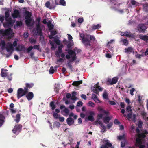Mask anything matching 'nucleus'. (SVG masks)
<instances>
[{
	"instance_id": "nucleus-17",
	"label": "nucleus",
	"mask_w": 148,
	"mask_h": 148,
	"mask_svg": "<svg viewBox=\"0 0 148 148\" xmlns=\"http://www.w3.org/2000/svg\"><path fill=\"white\" fill-rule=\"evenodd\" d=\"M25 87L24 88L27 90V92L29 91V89L32 88L34 86V84L33 83H26L25 84Z\"/></svg>"
},
{
	"instance_id": "nucleus-34",
	"label": "nucleus",
	"mask_w": 148,
	"mask_h": 148,
	"mask_svg": "<svg viewBox=\"0 0 148 148\" xmlns=\"http://www.w3.org/2000/svg\"><path fill=\"white\" fill-rule=\"evenodd\" d=\"M143 9L145 12L148 11V3L143 4Z\"/></svg>"
},
{
	"instance_id": "nucleus-15",
	"label": "nucleus",
	"mask_w": 148,
	"mask_h": 148,
	"mask_svg": "<svg viewBox=\"0 0 148 148\" xmlns=\"http://www.w3.org/2000/svg\"><path fill=\"white\" fill-rule=\"evenodd\" d=\"M34 94L32 92H28L26 95V97L28 101L32 100L34 97Z\"/></svg>"
},
{
	"instance_id": "nucleus-54",
	"label": "nucleus",
	"mask_w": 148,
	"mask_h": 148,
	"mask_svg": "<svg viewBox=\"0 0 148 148\" xmlns=\"http://www.w3.org/2000/svg\"><path fill=\"white\" fill-rule=\"evenodd\" d=\"M33 47L32 46H29L27 49V53H29L31 51Z\"/></svg>"
},
{
	"instance_id": "nucleus-25",
	"label": "nucleus",
	"mask_w": 148,
	"mask_h": 148,
	"mask_svg": "<svg viewBox=\"0 0 148 148\" xmlns=\"http://www.w3.org/2000/svg\"><path fill=\"white\" fill-rule=\"evenodd\" d=\"M136 143L135 144V145L137 147H138L142 144V142L141 139L139 138H137L136 139Z\"/></svg>"
},
{
	"instance_id": "nucleus-3",
	"label": "nucleus",
	"mask_w": 148,
	"mask_h": 148,
	"mask_svg": "<svg viewBox=\"0 0 148 148\" xmlns=\"http://www.w3.org/2000/svg\"><path fill=\"white\" fill-rule=\"evenodd\" d=\"M27 93V90L25 89L24 88V89L22 88H18L17 92V98L18 99H20L22 97L26 95Z\"/></svg>"
},
{
	"instance_id": "nucleus-26",
	"label": "nucleus",
	"mask_w": 148,
	"mask_h": 148,
	"mask_svg": "<svg viewBox=\"0 0 148 148\" xmlns=\"http://www.w3.org/2000/svg\"><path fill=\"white\" fill-rule=\"evenodd\" d=\"M82 83V80L79 81H75L73 82L72 84L73 86H78Z\"/></svg>"
},
{
	"instance_id": "nucleus-49",
	"label": "nucleus",
	"mask_w": 148,
	"mask_h": 148,
	"mask_svg": "<svg viewBox=\"0 0 148 148\" xmlns=\"http://www.w3.org/2000/svg\"><path fill=\"white\" fill-rule=\"evenodd\" d=\"M22 22L21 21H17L16 23V25L17 26H21L22 25Z\"/></svg>"
},
{
	"instance_id": "nucleus-55",
	"label": "nucleus",
	"mask_w": 148,
	"mask_h": 148,
	"mask_svg": "<svg viewBox=\"0 0 148 148\" xmlns=\"http://www.w3.org/2000/svg\"><path fill=\"white\" fill-rule=\"evenodd\" d=\"M125 36L131 37L132 36V34H130V32H128L127 31L125 32Z\"/></svg>"
},
{
	"instance_id": "nucleus-40",
	"label": "nucleus",
	"mask_w": 148,
	"mask_h": 148,
	"mask_svg": "<svg viewBox=\"0 0 148 148\" xmlns=\"http://www.w3.org/2000/svg\"><path fill=\"white\" fill-rule=\"evenodd\" d=\"M54 41L57 45H60V40L57 38H54Z\"/></svg>"
},
{
	"instance_id": "nucleus-9",
	"label": "nucleus",
	"mask_w": 148,
	"mask_h": 148,
	"mask_svg": "<svg viewBox=\"0 0 148 148\" xmlns=\"http://www.w3.org/2000/svg\"><path fill=\"white\" fill-rule=\"evenodd\" d=\"M14 10L13 13L12 14V16L14 18H20L21 17L20 12L17 9H13Z\"/></svg>"
},
{
	"instance_id": "nucleus-18",
	"label": "nucleus",
	"mask_w": 148,
	"mask_h": 148,
	"mask_svg": "<svg viewBox=\"0 0 148 148\" xmlns=\"http://www.w3.org/2000/svg\"><path fill=\"white\" fill-rule=\"evenodd\" d=\"M25 47L23 45H19L16 48V50L17 51H24L25 50Z\"/></svg>"
},
{
	"instance_id": "nucleus-24",
	"label": "nucleus",
	"mask_w": 148,
	"mask_h": 148,
	"mask_svg": "<svg viewBox=\"0 0 148 148\" xmlns=\"http://www.w3.org/2000/svg\"><path fill=\"white\" fill-rule=\"evenodd\" d=\"M97 109L99 111H100L101 112L104 113L106 115H108L109 113L108 111H106L103 109L101 108L100 106H99L98 107Z\"/></svg>"
},
{
	"instance_id": "nucleus-44",
	"label": "nucleus",
	"mask_w": 148,
	"mask_h": 148,
	"mask_svg": "<svg viewBox=\"0 0 148 148\" xmlns=\"http://www.w3.org/2000/svg\"><path fill=\"white\" fill-rule=\"evenodd\" d=\"M73 45V43H72L71 42H69L67 45V47L68 48L70 49L71 47Z\"/></svg>"
},
{
	"instance_id": "nucleus-53",
	"label": "nucleus",
	"mask_w": 148,
	"mask_h": 148,
	"mask_svg": "<svg viewBox=\"0 0 148 148\" xmlns=\"http://www.w3.org/2000/svg\"><path fill=\"white\" fill-rule=\"evenodd\" d=\"M88 105L89 106L93 107L95 106L94 103L91 101H89L88 103Z\"/></svg>"
},
{
	"instance_id": "nucleus-32",
	"label": "nucleus",
	"mask_w": 148,
	"mask_h": 148,
	"mask_svg": "<svg viewBox=\"0 0 148 148\" xmlns=\"http://www.w3.org/2000/svg\"><path fill=\"white\" fill-rule=\"evenodd\" d=\"M118 80V78L116 77L113 78L112 79V82L111 83V85L114 84L116 83L117 82Z\"/></svg>"
},
{
	"instance_id": "nucleus-43",
	"label": "nucleus",
	"mask_w": 148,
	"mask_h": 148,
	"mask_svg": "<svg viewBox=\"0 0 148 148\" xmlns=\"http://www.w3.org/2000/svg\"><path fill=\"white\" fill-rule=\"evenodd\" d=\"M101 127L102 128L101 129V132L102 133H104L106 130V127L105 126L103 125H102L101 126Z\"/></svg>"
},
{
	"instance_id": "nucleus-13",
	"label": "nucleus",
	"mask_w": 148,
	"mask_h": 148,
	"mask_svg": "<svg viewBox=\"0 0 148 148\" xmlns=\"http://www.w3.org/2000/svg\"><path fill=\"white\" fill-rule=\"evenodd\" d=\"M147 134H148V132L146 130H144L143 131L142 133L138 134V137L140 138H143L146 136L145 135Z\"/></svg>"
},
{
	"instance_id": "nucleus-8",
	"label": "nucleus",
	"mask_w": 148,
	"mask_h": 148,
	"mask_svg": "<svg viewBox=\"0 0 148 148\" xmlns=\"http://www.w3.org/2000/svg\"><path fill=\"white\" fill-rule=\"evenodd\" d=\"M5 20L7 22L3 24V25L4 27L5 26L8 27L10 26H12L13 25L14 22L11 17L7 18Z\"/></svg>"
},
{
	"instance_id": "nucleus-58",
	"label": "nucleus",
	"mask_w": 148,
	"mask_h": 148,
	"mask_svg": "<svg viewBox=\"0 0 148 148\" xmlns=\"http://www.w3.org/2000/svg\"><path fill=\"white\" fill-rule=\"evenodd\" d=\"M83 104V103L81 101H79L77 103V105L76 106L77 107L78 106H82Z\"/></svg>"
},
{
	"instance_id": "nucleus-39",
	"label": "nucleus",
	"mask_w": 148,
	"mask_h": 148,
	"mask_svg": "<svg viewBox=\"0 0 148 148\" xmlns=\"http://www.w3.org/2000/svg\"><path fill=\"white\" fill-rule=\"evenodd\" d=\"M50 106L52 108V110H54L56 108V106L54 104V102L53 101H51L50 104Z\"/></svg>"
},
{
	"instance_id": "nucleus-10",
	"label": "nucleus",
	"mask_w": 148,
	"mask_h": 148,
	"mask_svg": "<svg viewBox=\"0 0 148 148\" xmlns=\"http://www.w3.org/2000/svg\"><path fill=\"white\" fill-rule=\"evenodd\" d=\"M47 26L48 27L49 30H53L54 27V25L52 23V19H50L49 20V19L47 18Z\"/></svg>"
},
{
	"instance_id": "nucleus-19",
	"label": "nucleus",
	"mask_w": 148,
	"mask_h": 148,
	"mask_svg": "<svg viewBox=\"0 0 148 148\" xmlns=\"http://www.w3.org/2000/svg\"><path fill=\"white\" fill-rule=\"evenodd\" d=\"M139 37L140 39L144 41H148V35H143L142 34H140Z\"/></svg>"
},
{
	"instance_id": "nucleus-12",
	"label": "nucleus",
	"mask_w": 148,
	"mask_h": 148,
	"mask_svg": "<svg viewBox=\"0 0 148 148\" xmlns=\"http://www.w3.org/2000/svg\"><path fill=\"white\" fill-rule=\"evenodd\" d=\"M89 115L87 118L88 120L93 122L94 121L95 119L93 116L95 115V114L93 111H90L89 112Z\"/></svg>"
},
{
	"instance_id": "nucleus-5",
	"label": "nucleus",
	"mask_w": 148,
	"mask_h": 148,
	"mask_svg": "<svg viewBox=\"0 0 148 148\" xmlns=\"http://www.w3.org/2000/svg\"><path fill=\"white\" fill-rule=\"evenodd\" d=\"M12 31L11 28H10L5 30H0V34H1L3 36H8L10 35Z\"/></svg>"
},
{
	"instance_id": "nucleus-1",
	"label": "nucleus",
	"mask_w": 148,
	"mask_h": 148,
	"mask_svg": "<svg viewBox=\"0 0 148 148\" xmlns=\"http://www.w3.org/2000/svg\"><path fill=\"white\" fill-rule=\"evenodd\" d=\"M66 51H67L68 53L71 55V59L68 62L67 64L69 69L71 71H72L73 67L72 66L71 62H73L76 60L77 58L76 53L73 50H71L69 49L68 50H66Z\"/></svg>"
},
{
	"instance_id": "nucleus-35",
	"label": "nucleus",
	"mask_w": 148,
	"mask_h": 148,
	"mask_svg": "<svg viewBox=\"0 0 148 148\" xmlns=\"http://www.w3.org/2000/svg\"><path fill=\"white\" fill-rule=\"evenodd\" d=\"M125 138V136L124 134L122 135H119L117 136V138L119 140H124Z\"/></svg>"
},
{
	"instance_id": "nucleus-64",
	"label": "nucleus",
	"mask_w": 148,
	"mask_h": 148,
	"mask_svg": "<svg viewBox=\"0 0 148 148\" xmlns=\"http://www.w3.org/2000/svg\"><path fill=\"white\" fill-rule=\"evenodd\" d=\"M143 56L142 55L139 54H137L136 55V58L140 59Z\"/></svg>"
},
{
	"instance_id": "nucleus-11",
	"label": "nucleus",
	"mask_w": 148,
	"mask_h": 148,
	"mask_svg": "<svg viewBox=\"0 0 148 148\" xmlns=\"http://www.w3.org/2000/svg\"><path fill=\"white\" fill-rule=\"evenodd\" d=\"M44 27L43 25H41L40 24H36V31L37 34L40 35H42V29Z\"/></svg>"
},
{
	"instance_id": "nucleus-29",
	"label": "nucleus",
	"mask_w": 148,
	"mask_h": 148,
	"mask_svg": "<svg viewBox=\"0 0 148 148\" xmlns=\"http://www.w3.org/2000/svg\"><path fill=\"white\" fill-rule=\"evenodd\" d=\"M101 27V26L99 24H97L96 25H93L92 26V29L93 30H95L96 29H99Z\"/></svg>"
},
{
	"instance_id": "nucleus-23",
	"label": "nucleus",
	"mask_w": 148,
	"mask_h": 148,
	"mask_svg": "<svg viewBox=\"0 0 148 148\" xmlns=\"http://www.w3.org/2000/svg\"><path fill=\"white\" fill-rule=\"evenodd\" d=\"M56 6L54 4H50L49 1H47V8H49L50 9H55Z\"/></svg>"
},
{
	"instance_id": "nucleus-57",
	"label": "nucleus",
	"mask_w": 148,
	"mask_h": 148,
	"mask_svg": "<svg viewBox=\"0 0 148 148\" xmlns=\"http://www.w3.org/2000/svg\"><path fill=\"white\" fill-rule=\"evenodd\" d=\"M112 122H110L107 125V127L108 129H110L112 127Z\"/></svg>"
},
{
	"instance_id": "nucleus-45",
	"label": "nucleus",
	"mask_w": 148,
	"mask_h": 148,
	"mask_svg": "<svg viewBox=\"0 0 148 148\" xmlns=\"http://www.w3.org/2000/svg\"><path fill=\"white\" fill-rule=\"evenodd\" d=\"M51 34L53 35H55L57 33V32L55 30H49Z\"/></svg>"
},
{
	"instance_id": "nucleus-59",
	"label": "nucleus",
	"mask_w": 148,
	"mask_h": 148,
	"mask_svg": "<svg viewBox=\"0 0 148 148\" xmlns=\"http://www.w3.org/2000/svg\"><path fill=\"white\" fill-rule=\"evenodd\" d=\"M29 41L31 43L35 44L36 42V40L34 38L29 40Z\"/></svg>"
},
{
	"instance_id": "nucleus-46",
	"label": "nucleus",
	"mask_w": 148,
	"mask_h": 148,
	"mask_svg": "<svg viewBox=\"0 0 148 148\" xmlns=\"http://www.w3.org/2000/svg\"><path fill=\"white\" fill-rule=\"evenodd\" d=\"M63 47V45H62L61 46H58V52H59V53H61L62 52V49Z\"/></svg>"
},
{
	"instance_id": "nucleus-52",
	"label": "nucleus",
	"mask_w": 148,
	"mask_h": 148,
	"mask_svg": "<svg viewBox=\"0 0 148 148\" xmlns=\"http://www.w3.org/2000/svg\"><path fill=\"white\" fill-rule=\"evenodd\" d=\"M49 72L50 74H53L54 73V70L53 66H51L50 68Z\"/></svg>"
},
{
	"instance_id": "nucleus-61",
	"label": "nucleus",
	"mask_w": 148,
	"mask_h": 148,
	"mask_svg": "<svg viewBox=\"0 0 148 148\" xmlns=\"http://www.w3.org/2000/svg\"><path fill=\"white\" fill-rule=\"evenodd\" d=\"M134 91L135 89L134 88H132L130 90V94L131 95L133 96L134 95L133 92Z\"/></svg>"
},
{
	"instance_id": "nucleus-6",
	"label": "nucleus",
	"mask_w": 148,
	"mask_h": 148,
	"mask_svg": "<svg viewBox=\"0 0 148 148\" xmlns=\"http://www.w3.org/2000/svg\"><path fill=\"white\" fill-rule=\"evenodd\" d=\"M137 28L140 32L145 33L147 27L144 24H140L138 25Z\"/></svg>"
},
{
	"instance_id": "nucleus-16",
	"label": "nucleus",
	"mask_w": 148,
	"mask_h": 148,
	"mask_svg": "<svg viewBox=\"0 0 148 148\" xmlns=\"http://www.w3.org/2000/svg\"><path fill=\"white\" fill-rule=\"evenodd\" d=\"M25 22L27 26L30 27L33 25L34 22L33 21L32 22V19H25Z\"/></svg>"
},
{
	"instance_id": "nucleus-33",
	"label": "nucleus",
	"mask_w": 148,
	"mask_h": 148,
	"mask_svg": "<svg viewBox=\"0 0 148 148\" xmlns=\"http://www.w3.org/2000/svg\"><path fill=\"white\" fill-rule=\"evenodd\" d=\"M1 44L2 46L1 47V49L2 50H4L5 49V42L4 40H1Z\"/></svg>"
},
{
	"instance_id": "nucleus-36",
	"label": "nucleus",
	"mask_w": 148,
	"mask_h": 148,
	"mask_svg": "<svg viewBox=\"0 0 148 148\" xmlns=\"http://www.w3.org/2000/svg\"><path fill=\"white\" fill-rule=\"evenodd\" d=\"M121 41L122 42L123 44L125 46H127L128 45V41L127 39H122Z\"/></svg>"
},
{
	"instance_id": "nucleus-38",
	"label": "nucleus",
	"mask_w": 148,
	"mask_h": 148,
	"mask_svg": "<svg viewBox=\"0 0 148 148\" xmlns=\"http://www.w3.org/2000/svg\"><path fill=\"white\" fill-rule=\"evenodd\" d=\"M103 97L105 99H108V95L106 92V90L104 91L103 95Z\"/></svg>"
},
{
	"instance_id": "nucleus-27",
	"label": "nucleus",
	"mask_w": 148,
	"mask_h": 148,
	"mask_svg": "<svg viewBox=\"0 0 148 148\" xmlns=\"http://www.w3.org/2000/svg\"><path fill=\"white\" fill-rule=\"evenodd\" d=\"M133 50V49L131 47H129L127 48H125V52L130 54L132 52Z\"/></svg>"
},
{
	"instance_id": "nucleus-60",
	"label": "nucleus",
	"mask_w": 148,
	"mask_h": 148,
	"mask_svg": "<svg viewBox=\"0 0 148 148\" xmlns=\"http://www.w3.org/2000/svg\"><path fill=\"white\" fill-rule=\"evenodd\" d=\"M112 79L110 78H108L107 81V84L108 85H111Z\"/></svg>"
},
{
	"instance_id": "nucleus-56",
	"label": "nucleus",
	"mask_w": 148,
	"mask_h": 148,
	"mask_svg": "<svg viewBox=\"0 0 148 148\" xmlns=\"http://www.w3.org/2000/svg\"><path fill=\"white\" fill-rule=\"evenodd\" d=\"M33 47L34 49L39 50L40 49V46L39 45H34Z\"/></svg>"
},
{
	"instance_id": "nucleus-50",
	"label": "nucleus",
	"mask_w": 148,
	"mask_h": 148,
	"mask_svg": "<svg viewBox=\"0 0 148 148\" xmlns=\"http://www.w3.org/2000/svg\"><path fill=\"white\" fill-rule=\"evenodd\" d=\"M60 116V115L55 112H54L53 113V116L54 118L56 119H58L59 118V116Z\"/></svg>"
},
{
	"instance_id": "nucleus-30",
	"label": "nucleus",
	"mask_w": 148,
	"mask_h": 148,
	"mask_svg": "<svg viewBox=\"0 0 148 148\" xmlns=\"http://www.w3.org/2000/svg\"><path fill=\"white\" fill-rule=\"evenodd\" d=\"M21 115V114H16V118L14 119V121L16 123H18L20 119V116Z\"/></svg>"
},
{
	"instance_id": "nucleus-63",
	"label": "nucleus",
	"mask_w": 148,
	"mask_h": 148,
	"mask_svg": "<svg viewBox=\"0 0 148 148\" xmlns=\"http://www.w3.org/2000/svg\"><path fill=\"white\" fill-rule=\"evenodd\" d=\"M103 115L101 114H100L97 115V119L99 120L100 119L102 118L103 117Z\"/></svg>"
},
{
	"instance_id": "nucleus-22",
	"label": "nucleus",
	"mask_w": 148,
	"mask_h": 148,
	"mask_svg": "<svg viewBox=\"0 0 148 148\" xmlns=\"http://www.w3.org/2000/svg\"><path fill=\"white\" fill-rule=\"evenodd\" d=\"M5 119V117L3 114H0V127H1L3 124L4 123V119Z\"/></svg>"
},
{
	"instance_id": "nucleus-51",
	"label": "nucleus",
	"mask_w": 148,
	"mask_h": 148,
	"mask_svg": "<svg viewBox=\"0 0 148 148\" xmlns=\"http://www.w3.org/2000/svg\"><path fill=\"white\" fill-rule=\"evenodd\" d=\"M60 123L57 121L55 122L54 124V125L57 127H60Z\"/></svg>"
},
{
	"instance_id": "nucleus-14",
	"label": "nucleus",
	"mask_w": 148,
	"mask_h": 148,
	"mask_svg": "<svg viewBox=\"0 0 148 148\" xmlns=\"http://www.w3.org/2000/svg\"><path fill=\"white\" fill-rule=\"evenodd\" d=\"M66 121L67 124L69 126H71L74 123V119L71 117L68 118L66 119Z\"/></svg>"
},
{
	"instance_id": "nucleus-31",
	"label": "nucleus",
	"mask_w": 148,
	"mask_h": 148,
	"mask_svg": "<svg viewBox=\"0 0 148 148\" xmlns=\"http://www.w3.org/2000/svg\"><path fill=\"white\" fill-rule=\"evenodd\" d=\"M110 120V118L109 117H105L103 119V122L107 124L109 122Z\"/></svg>"
},
{
	"instance_id": "nucleus-42",
	"label": "nucleus",
	"mask_w": 148,
	"mask_h": 148,
	"mask_svg": "<svg viewBox=\"0 0 148 148\" xmlns=\"http://www.w3.org/2000/svg\"><path fill=\"white\" fill-rule=\"evenodd\" d=\"M5 20H6L7 18H9L10 16L9 11L8 10L6 11L5 12Z\"/></svg>"
},
{
	"instance_id": "nucleus-4",
	"label": "nucleus",
	"mask_w": 148,
	"mask_h": 148,
	"mask_svg": "<svg viewBox=\"0 0 148 148\" xmlns=\"http://www.w3.org/2000/svg\"><path fill=\"white\" fill-rule=\"evenodd\" d=\"M22 125L21 124H18L14 126L12 130L13 133L15 134H18L22 130Z\"/></svg>"
},
{
	"instance_id": "nucleus-7",
	"label": "nucleus",
	"mask_w": 148,
	"mask_h": 148,
	"mask_svg": "<svg viewBox=\"0 0 148 148\" xmlns=\"http://www.w3.org/2000/svg\"><path fill=\"white\" fill-rule=\"evenodd\" d=\"M104 141L106 143L102 145L100 148H109V147H111V148H114L113 146L112 147V144L109 142L108 140H105Z\"/></svg>"
},
{
	"instance_id": "nucleus-28",
	"label": "nucleus",
	"mask_w": 148,
	"mask_h": 148,
	"mask_svg": "<svg viewBox=\"0 0 148 148\" xmlns=\"http://www.w3.org/2000/svg\"><path fill=\"white\" fill-rule=\"evenodd\" d=\"M7 44L8 45L5 47V48H8L12 50V51H13L14 50L13 44L10 42H8L7 43Z\"/></svg>"
},
{
	"instance_id": "nucleus-62",
	"label": "nucleus",
	"mask_w": 148,
	"mask_h": 148,
	"mask_svg": "<svg viewBox=\"0 0 148 148\" xmlns=\"http://www.w3.org/2000/svg\"><path fill=\"white\" fill-rule=\"evenodd\" d=\"M94 101L96 103H100V101L99 99L98 98V97H97L95 99H93Z\"/></svg>"
},
{
	"instance_id": "nucleus-37",
	"label": "nucleus",
	"mask_w": 148,
	"mask_h": 148,
	"mask_svg": "<svg viewBox=\"0 0 148 148\" xmlns=\"http://www.w3.org/2000/svg\"><path fill=\"white\" fill-rule=\"evenodd\" d=\"M59 5L65 6L66 5V3L64 0H60Z\"/></svg>"
},
{
	"instance_id": "nucleus-21",
	"label": "nucleus",
	"mask_w": 148,
	"mask_h": 148,
	"mask_svg": "<svg viewBox=\"0 0 148 148\" xmlns=\"http://www.w3.org/2000/svg\"><path fill=\"white\" fill-rule=\"evenodd\" d=\"M25 19H31V17L32 16V13L26 11L25 12Z\"/></svg>"
},
{
	"instance_id": "nucleus-47",
	"label": "nucleus",
	"mask_w": 148,
	"mask_h": 148,
	"mask_svg": "<svg viewBox=\"0 0 148 148\" xmlns=\"http://www.w3.org/2000/svg\"><path fill=\"white\" fill-rule=\"evenodd\" d=\"M71 99L72 100L76 101L77 99V98L76 97L75 95L73 93L72 96L71 97Z\"/></svg>"
},
{
	"instance_id": "nucleus-2",
	"label": "nucleus",
	"mask_w": 148,
	"mask_h": 148,
	"mask_svg": "<svg viewBox=\"0 0 148 148\" xmlns=\"http://www.w3.org/2000/svg\"><path fill=\"white\" fill-rule=\"evenodd\" d=\"M80 37L82 38V41L84 45L87 48H89V47H91V45L90 44V40L88 38L84 37V35H80Z\"/></svg>"
},
{
	"instance_id": "nucleus-41",
	"label": "nucleus",
	"mask_w": 148,
	"mask_h": 148,
	"mask_svg": "<svg viewBox=\"0 0 148 148\" xmlns=\"http://www.w3.org/2000/svg\"><path fill=\"white\" fill-rule=\"evenodd\" d=\"M1 77H6L7 75L6 73H5L3 71V69H1Z\"/></svg>"
},
{
	"instance_id": "nucleus-20",
	"label": "nucleus",
	"mask_w": 148,
	"mask_h": 148,
	"mask_svg": "<svg viewBox=\"0 0 148 148\" xmlns=\"http://www.w3.org/2000/svg\"><path fill=\"white\" fill-rule=\"evenodd\" d=\"M63 108H64L63 110V111L67 114L68 115L69 113V110L65 108V106L64 105H62L60 107V109H62Z\"/></svg>"
},
{
	"instance_id": "nucleus-48",
	"label": "nucleus",
	"mask_w": 148,
	"mask_h": 148,
	"mask_svg": "<svg viewBox=\"0 0 148 148\" xmlns=\"http://www.w3.org/2000/svg\"><path fill=\"white\" fill-rule=\"evenodd\" d=\"M92 91L94 93H95L97 94H99V92L98 89L96 88V87H93V89L92 90Z\"/></svg>"
}]
</instances>
